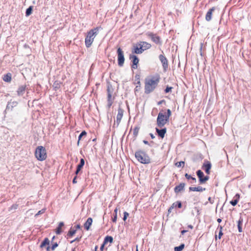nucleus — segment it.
<instances>
[{
  "label": "nucleus",
  "instance_id": "nucleus-31",
  "mask_svg": "<svg viewBox=\"0 0 251 251\" xmlns=\"http://www.w3.org/2000/svg\"><path fill=\"white\" fill-rule=\"evenodd\" d=\"M76 232V229H72V227H71V229L68 232L67 235L69 237H73L75 234Z\"/></svg>",
  "mask_w": 251,
  "mask_h": 251
},
{
  "label": "nucleus",
  "instance_id": "nucleus-56",
  "mask_svg": "<svg viewBox=\"0 0 251 251\" xmlns=\"http://www.w3.org/2000/svg\"><path fill=\"white\" fill-rule=\"evenodd\" d=\"M16 104H17V102H16V101L12 102V105H11V107H13V106H16Z\"/></svg>",
  "mask_w": 251,
  "mask_h": 251
},
{
  "label": "nucleus",
  "instance_id": "nucleus-2",
  "mask_svg": "<svg viewBox=\"0 0 251 251\" xmlns=\"http://www.w3.org/2000/svg\"><path fill=\"white\" fill-rule=\"evenodd\" d=\"M99 27H97L90 30L85 39V44L87 48H89L92 45L95 36L98 34Z\"/></svg>",
  "mask_w": 251,
  "mask_h": 251
},
{
  "label": "nucleus",
  "instance_id": "nucleus-18",
  "mask_svg": "<svg viewBox=\"0 0 251 251\" xmlns=\"http://www.w3.org/2000/svg\"><path fill=\"white\" fill-rule=\"evenodd\" d=\"M159 58L162 63V65L164 68H166L168 67V61L166 58L162 54H160L159 56Z\"/></svg>",
  "mask_w": 251,
  "mask_h": 251
},
{
  "label": "nucleus",
  "instance_id": "nucleus-63",
  "mask_svg": "<svg viewBox=\"0 0 251 251\" xmlns=\"http://www.w3.org/2000/svg\"><path fill=\"white\" fill-rule=\"evenodd\" d=\"M221 221H222V220H221V219L219 218V219H217V222H218V223H221Z\"/></svg>",
  "mask_w": 251,
  "mask_h": 251
},
{
  "label": "nucleus",
  "instance_id": "nucleus-43",
  "mask_svg": "<svg viewBox=\"0 0 251 251\" xmlns=\"http://www.w3.org/2000/svg\"><path fill=\"white\" fill-rule=\"evenodd\" d=\"M77 178V175H75V176H74V177L73 178V180H72V182L73 184H75L77 183V181H76Z\"/></svg>",
  "mask_w": 251,
  "mask_h": 251
},
{
  "label": "nucleus",
  "instance_id": "nucleus-51",
  "mask_svg": "<svg viewBox=\"0 0 251 251\" xmlns=\"http://www.w3.org/2000/svg\"><path fill=\"white\" fill-rule=\"evenodd\" d=\"M12 108V107H11L10 108V103L8 102L6 105V110H8L9 109H11V110Z\"/></svg>",
  "mask_w": 251,
  "mask_h": 251
},
{
  "label": "nucleus",
  "instance_id": "nucleus-7",
  "mask_svg": "<svg viewBox=\"0 0 251 251\" xmlns=\"http://www.w3.org/2000/svg\"><path fill=\"white\" fill-rule=\"evenodd\" d=\"M118 65L119 67L123 66L125 60L124 51L122 49L119 47L117 50Z\"/></svg>",
  "mask_w": 251,
  "mask_h": 251
},
{
  "label": "nucleus",
  "instance_id": "nucleus-9",
  "mask_svg": "<svg viewBox=\"0 0 251 251\" xmlns=\"http://www.w3.org/2000/svg\"><path fill=\"white\" fill-rule=\"evenodd\" d=\"M129 59L132 63L131 67L133 69H136L138 67V64L139 63V58L135 54H130L129 56Z\"/></svg>",
  "mask_w": 251,
  "mask_h": 251
},
{
  "label": "nucleus",
  "instance_id": "nucleus-23",
  "mask_svg": "<svg viewBox=\"0 0 251 251\" xmlns=\"http://www.w3.org/2000/svg\"><path fill=\"white\" fill-rule=\"evenodd\" d=\"M64 226V223L63 222L59 223L57 227L55 229V232L57 235H60L62 232V230L61 229V227Z\"/></svg>",
  "mask_w": 251,
  "mask_h": 251
},
{
  "label": "nucleus",
  "instance_id": "nucleus-34",
  "mask_svg": "<svg viewBox=\"0 0 251 251\" xmlns=\"http://www.w3.org/2000/svg\"><path fill=\"white\" fill-rule=\"evenodd\" d=\"M53 88L55 90L59 89L60 87V83L58 81H55L53 84Z\"/></svg>",
  "mask_w": 251,
  "mask_h": 251
},
{
  "label": "nucleus",
  "instance_id": "nucleus-4",
  "mask_svg": "<svg viewBox=\"0 0 251 251\" xmlns=\"http://www.w3.org/2000/svg\"><path fill=\"white\" fill-rule=\"evenodd\" d=\"M107 106L110 108L113 103L112 97H114L115 94V88L110 83H107Z\"/></svg>",
  "mask_w": 251,
  "mask_h": 251
},
{
  "label": "nucleus",
  "instance_id": "nucleus-10",
  "mask_svg": "<svg viewBox=\"0 0 251 251\" xmlns=\"http://www.w3.org/2000/svg\"><path fill=\"white\" fill-rule=\"evenodd\" d=\"M197 175L199 178V181L201 184L205 183L209 178L208 176H204L203 173L200 170L197 171Z\"/></svg>",
  "mask_w": 251,
  "mask_h": 251
},
{
  "label": "nucleus",
  "instance_id": "nucleus-53",
  "mask_svg": "<svg viewBox=\"0 0 251 251\" xmlns=\"http://www.w3.org/2000/svg\"><path fill=\"white\" fill-rule=\"evenodd\" d=\"M46 251H50L51 250V247L49 245L46 246Z\"/></svg>",
  "mask_w": 251,
  "mask_h": 251
},
{
  "label": "nucleus",
  "instance_id": "nucleus-47",
  "mask_svg": "<svg viewBox=\"0 0 251 251\" xmlns=\"http://www.w3.org/2000/svg\"><path fill=\"white\" fill-rule=\"evenodd\" d=\"M240 198V195L238 194H236L233 198V199L236 200L237 201H239Z\"/></svg>",
  "mask_w": 251,
  "mask_h": 251
},
{
  "label": "nucleus",
  "instance_id": "nucleus-49",
  "mask_svg": "<svg viewBox=\"0 0 251 251\" xmlns=\"http://www.w3.org/2000/svg\"><path fill=\"white\" fill-rule=\"evenodd\" d=\"M75 229H76V231L77 229H79L81 228V226L80 224H77L76 226H75Z\"/></svg>",
  "mask_w": 251,
  "mask_h": 251
},
{
  "label": "nucleus",
  "instance_id": "nucleus-19",
  "mask_svg": "<svg viewBox=\"0 0 251 251\" xmlns=\"http://www.w3.org/2000/svg\"><path fill=\"white\" fill-rule=\"evenodd\" d=\"M215 8L214 7H213L207 11L205 16V20L209 22L211 20L212 13L215 10Z\"/></svg>",
  "mask_w": 251,
  "mask_h": 251
},
{
  "label": "nucleus",
  "instance_id": "nucleus-6",
  "mask_svg": "<svg viewBox=\"0 0 251 251\" xmlns=\"http://www.w3.org/2000/svg\"><path fill=\"white\" fill-rule=\"evenodd\" d=\"M169 119L166 117V114L159 112L157 118V126L161 128L168 122Z\"/></svg>",
  "mask_w": 251,
  "mask_h": 251
},
{
  "label": "nucleus",
  "instance_id": "nucleus-20",
  "mask_svg": "<svg viewBox=\"0 0 251 251\" xmlns=\"http://www.w3.org/2000/svg\"><path fill=\"white\" fill-rule=\"evenodd\" d=\"M185 186V184L184 183H181L178 185L176 186L174 188V191L176 194L178 193L179 192L182 191L184 187Z\"/></svg>",
  "mask_w": 251,
  "mask_h": 251
},
{
  "label": "nucleus",
  "instance_id": "nucleus-61",
  "mask_svg": "<svg viewBox=\"0 0 251 251\" xmlns=\"http://www.w3.org/2000/svg\"><path fill=\"white\" fill-rule=\"evenodd\" d=\"M98 249V246L97 245L95 247L94 251H97Z\"/></svg>",
  "mask_w": 251,
  "mask_h": 251
},
{
  "label": "nucleus",
  "instance_id": "nucleus-16",
  "mask_svg": "<svg viewBox=\"0 0 251 251\" xmlns=\"http://www.w3.org/2000/svg\"><path fill=\"white\" fill-rule=\"evenodd\" d=\"M148 36L151 38V40L157 44L160 43V38L159 36L152 33H149Z\"/></svg>",
  "mask_w": 251,
  "mask_h": 251
},
{
  "label": "nucleus",
  "instance_id": "nucleus-32",
  "mask_svg": "<svg viewBox=\"0 0 251 251\" xmlns=\"http://www.w3.org/2000/svg\"><path fill=\"white\" fill-rule=\"evenodd\" d=\"M184 244H181L178 247H176L174 248V251H181L184 248Z\"/></svg>",
  "mask_w": 251,
  "mask_h": 251
},
{
  "label": "nucleus",
  "instance_id": "nucleus-8",
  "mask_svg": "<svg viewBox=\"0 0 251 251\" xmlns=\"http://www.w3.org/2000/svg\"><path fill=\"white\" fill-rule=\"evenodd\" d=\"M126 136V131L124 132L122 138H121V146H122V152H123V155H120V157H121V158L124 163V165H122V168L121 169V172H122V174H124V166H125V162H124V159L125 158H126V155L125 154V152H124V149H125V151H126V143L125 144V145L124 144V137L125 136Z\"/></svg>",
  "mask_w": 251,
  "mask_h": 251
},
{
  "label": "nucleus",
  "instance_id": "nucleus-24",
  "mask_svg": "<svg viewBox=\"0 0 251 251\" xmlns=\"http://www.w3.org/2000/svg\"><path fill=\"white\" fill-rule=\"evenodd\" d=\"M50 243V241L48 238H45L41 242L40 245V248H43L46 247L48 245H49Z\"/></svg>",
  "mask_w": 251,
  "mask_h": 251
},
{
  "label": "nucleus",
  "instance_id": "nucleus-59",
  "mask_svg": "<svg viewBox=\"0 0 251 251\" xmlns=\"http://www.w3.org/2000/svg\"><path fill=\"white\" fill-rule=\"evenodd\" d=\"M143 143L145 144H146V145H148L149 144V142L148 141H146V140H144L143 141Z\"/></svg>",
  "mask_w": 251,
  "mask_h": 251
},
{
  "label": "nucleus",
  "instance_id": "nucleus-46",
  "mask_svg": "<svg viewBox=\"0 0 251 251\" xmlns=\"http://www.w3.org/2000/svg\"><path fill=\"white\" fill-rule=\"evenodd\" d=\"M126 211H124L123 212V221H124V225L126 224Z\"/></svg>",
  "mask_w": 251,
  "mask_h": 251
},
{
  "label": "nucleus",
  "instance_id": "nucleus-17",
  "mask_svg": "<svg viewBox=\"0 0 251 251\" xmlns=\"http://www.w3.org/2000/svg\"><path fill=\"white\" fill-rule=\"evenodd\" d=\"M93 223V219L91 217L87 218L86 221L84 224V227L86 230H89Z\"/></svg>",
  "mask_w": 251,
  "mask_h": 251
},
{
  "label": "nucleus",
  "instance_id": "nucleus-40",
  "mask_svg": "<svg viewBox=\"0 0 251 251\" xmlns=\"http://www.w3.org/2000/svg\"><path fill=\"white\" fill-rule=\"evenodd\" d=\"M172 89H173L172 87L167 86L165 90V92L166 93H169V92H170L172 90Z\"/></svg>",
  "mask_w": 251,
  "mask_h": 251
},
{
  "label": "nucleus",
  "instance_id": "nucleus-12",
  "mask_svg": "<svg viewBox=\"0 0 251 251\" xmlns=\"http://www.w3.org/2000/svg\"><path fill=\"white\" fill-rule=\"evenodd\" d=\"M211 168V164L208 161H204L202 169L205 170V173L209 175L210 174V170Z\"/></svg>",
  "mask_w": 251,
  "mask_h": 251
},
{
  "label": "nucleus",
  "instance_id": "nucleus-15",
  "mask_svg": "<svg viewBox=\"0 0 251 251\" xmlns=\"http://www.w3.org/2000/svg\"><path fill=\"white\" fill-rule=\"evenodd\" d=\"M124 110L122 109L121 108L119 107L118 109V113L116 117V124L118 126L123 116Z\"/></svg>",
  "mask_w": 251,
  "mask_h": 251
},
{
  "label": "nucleus",
  "instance_id": "nucleus-1",
  "mask_svg": "<svg viewBox=\"0 0 251 251\" xmlns=\"http://www.w3.org/2000/svg\"><path fill=\"white\" fill-rule=\"evenodd\" d=\"M159 80L154 78L146 79L145 85V93L149 94L152 92L156 87Z\"/></svg>",
  "mask_w": 251,
  "mask_h": 251
},
{
  "label": "nucleus",
  "instance_id": "nucleus-50",
  "mask_svg": "<svg viewBox=\"0 0 251 251\" xmlns=\"http://www.w3.org/2000/svg\"><path fill=\"white\" fill-rule=\"evenodd\" d=\"M191 180H192V181L190 182L192 184L196 183L197 182V180L195 177H192Z\"/></svg>",
  "mask_w": 251,
  "mask_h": 251
},
{
  "label": "nucleus",
  "instance_id": "nucleus-42",
  "mask_svg": "<svg viewBox=\"0 0 251 251\" xmlns=\"http://www.w3.org/2000/svg\"><path fill=\"white\" fill-rule=\"evenodd\" d=\"M171 115V111L168 109L167 110V114L166 115V117H167V118L169 119L170 116Z\"/></svg>",
  "mask_w": 251,
  "mask_h": 251
},
{
  "label": "nucleus",
  "instance_id": "nucleus-45",
  "mask_svg": "<svg viewBox=\"0 0 251 251\" xmlns=\"http://www.w3.org/2000/svg\"><path fill=\"white\" fill-rule=\"evenodd\" d=\"M105 245L106 244H104V243L102 242V243L100 245V251H103Z\"/></svg>",
  "mask_w": 251,
  "mask_h": 251
},
{
  "label": "nucleus",
  "instance_id": "nucleus-35",
  "mask_svg": "<svg viewBox=\"0 0 251 251\" xmlns=\"http://www.w3.org/2000/svg\"><path fill=\"white\" fill-rule=\"evenodd\" d=\"M18 205L17 204H13L10 207H9V210H16L18 208Z\"/></svg>",
  "mask_w": 251,
  "mask_h": 251
},
{
  "label": "nucleus",
  "instance_id": "nucleus-14",
  "mask_svg": "<svg viewBox=\"0 0 251 251\" xmlns=\"http://www.w3.org/2000/svg\"><path fill=\"white\" fill-rule=\"evenodd\" d=\"M138 43L139 44V45L140 46L141 49L144 50V51L150 49L151 47V45L147 42L140 41Z\"/></svg>",
  "mask_w": 251,
  "mask_h": 251
},
{
  "label": "nucleus",
  "instance_id": "nucleus-30",
  "mask_svg": "<svg viewBox=\"0 0 251 251\" xmlns=\"http://www.w3.org/2000/svg\"><path fill=\"white\" fill-rule=\"evenodd\" d=\"M243 219L240 218V219L238 220V231L239 232H242V224H243Z\"/></svg>",
  "mask_w": 251,
  "mask_h": 251
},
{
  "label": "nucleus",
  "instance_id": "nucleus-60",
  "mask_svg": "<svg viewBox=\"0 0 251 251\" xmlns=\"http://www.w3.org/2000/svg\"><path fill=\"white\" fill-rule=\"evenodd\" d=\"M55 239V236H53L52 238H51V242H53V240Z\"/></svg>",
  "mask_w": 251,
  "mask_h": 251
},
{
  "label": "nucleus",
  "instance_id": "nucleus-57",
  "mask_svg": "<svg viewBox=\"0 0 251 251\" xmlns=\"http://www.w3.org/2000/svg\"><path fill=\"white\" fill-rule=\"evenodd\" d=\"M186 232H187V230H183L181 231V233L182 235H183Z\"/></svg>",
  "mask_w": 251,
  "mask_h": 251
},
{
  "label": "nucleus",
  "instance_id": "nucleus-5",
  "mask_svg": "<svg viewBox=\"0 0 251 251\" xmlns=\"http://www.w3.org/2000/svg\"><path fill=\"white\" fill-rule=\"evenodd\" d=\"M135 157L140 162L143 164H148L150 162L148 155L144 151H138L135 152Z\"/></svg>",
  "mask_w": 251,
  "mask_h": 251
},
{
  "label": "nucleus",
  "instance_id": "nucleus-54",
  "mask_svg": "<svg viewBox=\"0 0 251 251\" xmlns=\"http://www.w3.org/2000/svg\"><path fill=\"white\" fill-rule=\"evenodd\" d=\"M208 201L212 204L214 203V200H212L211 197H209Z\"/></svg>",
  "mask_w": 251,
  "mask_h": 251
},
{
  "label": "nucleus",
  "instance_id": "nucleus-36",
  "mask_svg": "<svg viewBox=\"0 0 251 251\" xmlns=\"http://www.w3.org/2000/svg\"><path fill=\"white\" fill-rule=\"evenodd\" d=\"M185 162L184 161L177 162L176 163V166L177 167H180L181 166H184Z\"/></svg>",
  "mask_w": 251,
  "mask_h": 251
},
{
  "label": "nucleus",
  "instance_id": "nucleus-44",
  "mask_svg": "<svg viewBox=\"0 0 251 251\" xmlns=\"http://www.w3.org/2000/svg\"><path fill=\"white\" fill-rule=\"evenodd\" d=\"M138 131H139V128H137V127H135L134 129V131H133V134L136 136L138 134Z\"/></svg>",
  "mask_w": 251,
  "mask_h": 251
},
{
  "label": "nucleus",
  "instance_id": "nucleus-26",
  "mask_svg": "<svg viewBox=\"0 0 251 251\" xmlns=\"http://www.w3.org/2000/svg\"><path fill=\"white\" fill-rule=\"evenodd\" d=\"M26 85H22L19 87L17 92L18 96H22L25 91Z\"/></svg>",
  "mask_w": 251,
  "mask_h": 251
},
{
  "label": "nucleus",
  "instance_id": "nucleus-55",
  "mask_svg": "<svg viewBox=\"0 0 251 251\" xmlns=\"http://www.w3.org/2000/svg\"><path fill=\"white\" fill-rule=\"evenodd\" d=\"M181 206H182L181 203L180 202H179H179H178V203H177V207H178V208H181Z\"/></svg>",
  "mask_w": 251,
  "mask_h": 251
},
{
  "label": "nucleus",
  "instance_id": "nucleus-62",
  "mask_svg": "<svg viewBox=\"0 0 251 251\" xmlns=\"http://www.w3.org/2000/svg\"><path fill=\"white\" fill-rule=\"evenodd\" d=\"M173 206H171V207H170V208H169V210H168V212H171V210H172V209H173Z\"/></svg>",
  "mask_w": 251,
  "mask_h": 251
},
{
  "label": "nucleus",
  "instance_id": "nucleus-64",
  "mask_svg": "<svg viewBox=\"0 0 251 251\" xmlns=\"http://www.w3.org/2000/svg\"><path fill=\"white\" fill-rule=\"evenodd\" d=\"M188 227L191 229H192L193 228V226L192 225H189Z\"/></svg>",
  "mask_w": 251,
  "mask_h": 251
},
{
  "label": "nucleus",
  "instance_id": "nucleus-22",
  "mask_svg": "<svg viewBox=\"0 0 251 251\" xmlns=\"http://www.w3.org/2000/svg\"><path fill=\"white\" fill-rule=\"evenodd\" d=\"M3 80L5 82H10L12 79V75L10 73L4 74L2 77Z\"/></svg>",
  "mask_w": 251,
  "mask_h": 251
},
{
  "label": "nucleus",
  "instance_id": "nucleus-29",
  "mask_svg": "<svg viewBox=\"0 0 251 251\" xmlns=\"http://www.w3.org/2000/svg\"><path fill=\"white\" fill-rule=\"evenodd\" d=\"M86 135H87V132L85 130H83L81 132V133H80V134L79 135V136L78 137V141L77 142V146H79V142L81 140V138L83 136H85Z\"/></svg>",
  "mask_w": 251,
  "mask_h": 251
},
{
  "label": "nucleus",
  "instance_id": "nucleus-38",
  "mask_svg": "<svg viewBox=\"0 0 251 251\" xmlns=\"http://www.w3.org/2000/svg\"><path fill=\"white\" fill-rule=\"evenodd\" d=\"M82 236H80L79 237H76L75 239H74L73 240L71 241L70 242L71 243H74V242H75V241H77V242H79L80 240H81V238Z\"/></svg>",
  "mask_w": 251,
  "mask_h": 251
},
{
  "label": "nucleus",
  "instance_id": "nucleus-28",
  "mask_svg": "<svg viewBox=\"0 0 251 251\" xmlns=\"http://www.w3.org/2000/svg\"><path fill=\"white\" fill-rule=\"evenodd\" d=\"M33 10V6H32V5L29 6L25 10V16L26 17L29 16L32 13Z\"/></svg>",
  "mask_w": 251,
  "mask_h": 251
},
{
  "label": "nucleus",
  "instance_id": "nucleus-39",
  "mask_svg": "<svg viewBox=\"0 0 251 251\" xmlns=\"http://www.w3.org/2000/svg\"><path fill=\"white\" fill-rule=\"evenodd\" d=\"M238 201H237L236 200L233 199L232 201H230V203L232 205L235 206L237 204Z\"/></svg>",
  "mask_w": 251,
  "mask_h": 251
},
{
  "label": "nucleus",
  "instance_id": "nucleus-41",
  "mask_svg": "<svg viewBox=\"0 0 251 251\" xmlns=\"http://www.w3.org/2000/svg\"><path fill=\"white\" fill-rule=\"evenodd\" d=\"M220 231L219 233V235H218V238L219 239H220L221 238V236L223 235V232H222V227L221 226H220Z\"/></svg>",
  "mask_w": 251,
  "mask_h": 251
},
{
  "label": "nucleus",
  "instance_id": "nucleus-25",
  "mask_svg": "<svg viewBox=\"0 0 251 251\" xmlns=\"http://www.w3.org/2000/svg\"><path fill=\"white\" fill-rule=\"evenodd\" d=\"M189 191H197V192H202L203 191L205 190V188H203L201 186H198V187H190Z\"/></svg>",
  "mask_w": 251,
  "mask_h": 251
},
{
  "label": "nucleus",
  "instance_id": "nucleus-27",
  "mask_svg": "<svg viewBox=\"0 0 251 251\" xmlns=\"http://www.w3.org/2000/svg\"><path fill=\"white\" fill-rule=\"evenodd\" d=\"M113 241V238L111 236L107 235L104 237L103 243L106 244L108 243H112Z\"/></svg>",
  "mask_w": 251,
  "mask_h": 251
},
{
  "label": "nucleus",
  "instance_id": "nucleus-37",
  "mask_svg": "<svg viewBox=\"0 0 251 251\" xmlns=\"http://www.w3.org/2000/svg\"><path fill=\"white\" fill-rule=\"evenodd\" d=\"M45 211V209H42L39 210L35 215V217H37L38 215L43 214Z\"/></svg>",
  "mask_w": 251,
  "mask_h": 251
},
{
  "label": "nucleus",
  "instance_id": "nucleus-58",
  "mask_svg": "<svg viewBox=\"0 0 251 251\" xmlns=\"http://www.w3.org/2000/svg\"><path fill=\"white\" fill-rule=\"evenodd\" d=\"M150 135L152 139H154L155 138V136L153 135V134L150 133Z\"/></svg>",
  "mask_w": 251,
  "mask_h": 251
},
{
  "label": "nucleus",
  "instance_id": "nucleus-33",
  "mask_svg": "<svg viewBox=\"0 0 251 251\" xmlns=\"http://www.w3.org/2000/svg\"><path fill=\"white\" fill-rule=\"evenodd\" d=\"M58 246V244L55 242H51V251H54L55 249Z\"/></svg>",
  "mask_w": 251,
  "mask_h": 251
},
{
  "label": "nucleus",
  "instance_id": "nucleus-52",
  "mask_svg": "<svg viewBox=\"0 0 251 251\" xmlns=\"http://www.w3.org/2000/svg\"><path fill=\"white\" fill-rule=\"evenodd\" d=\"M112 222H116L117 220V214H115V215L114 216V217L112 218Z\"/></svg>",
  "mask_w": 251,
  "mask_h": 251
},
{
  "label": "nucleus",
  "instance_id": "nucleus-48",
  "mask_svg": "<svg viewBox=\"0 0 251 251\" xmlns=\"http://www.w3.org/2000/svg\"><path fill=\"white\" fill-rule=\"evenodd\" d=\"M185 176L187 179H191L192 177H193L191 175H188V174H186L185 175Z\"/></svg>",
  "mask_w": 251,
  "mask_h": 251
},
{
  "label": "nucleus",
  "instance_id": "nucleus-11",
  "mask_svg": "<svg viewBox=\"0 0 251 251\" xmlns=\"http://www.w3.org/2000/svg\"><path fill=\"white\" fill-rule=\"evenodd\" d=\"M144 52V50L141 49L138 43L134 44L131 49V54H141Z\"/></svg>",
  "mask_w": 251,
  "mask_h": 251
},
{
  "label": "nucleus",
  "instance_id": "nucleus-3",
  "mask_svg": "<svg viewBox=\"0 0 251 251\" xmlns=\"http://www.w3.org/2000/svg\"><path fill=\"white\" fill-rule=\"evenodd\" d=\"M35 156L39 161L45 160L47 158V152L45 148L42 146H38L35 151Z\"/></svg>",
  "mask_w": 251,
  "mask_h": 251
},
{
  "label": "nucleus",
  "instance_id": "nucleus-13",
  "mask_svg": "<svg viewBox=\"0 0 251 251\" xmlns=\"http://www.w3.org/2000/svg\"><path fill=\"white\" fill-rule=\"evenodd\" d=\"M85 164V160L84 158H80L79 164L76 166V169L75 171V175H77L79 172L81 170Z\"/></svg>",
  "mask_w": 251,
  "mask_h": 251
},
{
  "label": "nucleus",
  "instance_id": "nucleus-21",
  "mask_svg": "<svg viewBox=\"0 0 251 251\" xmlns=\"http://www.w3.org/2000/svg\"><path fill=\"white\" fill-rule=\"evenodd\" d=\"M155 130L159 136H160L162 138L164 137L165 134L166 133L167 131L166 128H163L161 129H159L158 128H156Z\"/></svg>",
  "mask_w": 251,
  "mask_h": 251
}]
</instances>
